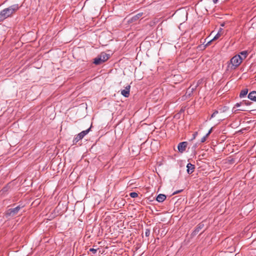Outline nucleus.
<instances>
[{
  "mask_svg": "<svg viewBox=\"0 0 256 256\" xmlns=\"http://www.w3.org/2000/svg\"><path fill=\"white\" fill-rule=\"evenodd\" d=\"M19 8L18 4H14L4 8L0 12V20L2 22L7 18L12 16Z\"/></svg>",
  "mask_w": 256,
  "mask_h": 256,
  "instance_id": "nucleus-1",
  "label": "nucleus"
},
{
  "mask_svg": "<svg viewBox=\"0 0 256 256\" xmlns=\"http://www.w3.org/2000/svg\"><path fill=\"white\" fill-rule=\"evenodd\" d=\"M242 60L240 54H236L233 56L228 62V66L229 68L234 70L237 68L242 62Z\"/></svg>",
  "mask_w": 256,
  "mask_h": 256,
  "instance_id": "nucleus-2",
  "label": "nucleus"
},
{
  "mask_svg": "<svg viewBox=\"0 0 256 256\" xmlns=\"http://www.w3.org/2000/svg\"><path fill=\"white\" fill-rule=\"evenodd\" d=\"M108 58V54L102 52L99 56L94 59V63L96 64H100L106 61Z\"/></svg>",
  "mask_w": 256,
  "mask_h": 256,
  "instance_id": "nucleus-3",
  "label": "nucleus"
},
{
  "mask_svg": "<svg viewBox=\"0 0 256 256\" xmlns=\"http://www.w3.org/2000/svg\"><path fill=\"white\" fill-rule=\"evenodd\" d=\"M90 130V128H88V130H86L82 131L80 134H78L77 136H76L74 138L73 140L74 143L76 144L79 140H80L83 138L88 133Z\"/></svg>",
  "mask_w": 256,
  "mask_h": 256,
  "instance_id": "nucleus-4",
  "label": "nucleus"
},
{
  "mask_svg": "<svg viewBox=\"0 0 256 256\" xmlns=\"http://www.w3.org/2000/svg\"><path fill=\"white\" fill-rule=\"evenodd\" d=\"M20 209V206H18L14 208H10L7 210L6 215L7 218L8 216H13L18 214Z\"/></svg>",
  "mask_w": 256,
  "mask_h": 256,
  "instance_id": "nucleus-5",
  "label": "nucleus"
},
{
  "mask_svg": "<svg viewBox=\"0 0 256 256\" xmlns=\"http://www.w3.org/2000/svg\"><path fill=\"white\" fill-rule=\"evenodd\" d=\"M188 146V142H180L178 146V151L182 153L184 152L186 150V149Z\"/></svg>",
  "mask_w": 256,
  "mask_h": 256,
  "instance_id": "nucleus-6",
  "label": "nucleus"
},
{
  "mask_svg": "<svg viewBox=\"0 0 256 256\" xmlns=\"http://www.w3.org/2000/svg\"><path fill=\"white\" fill-rule=\"evenodd\" d=\"M130 86H126L125 88L122 90L121 94L124 96L128 98L130 95Z\"/></svg>",
  "mask_w": 256,
  "mask_h": 256,
  "instance_id": "nucleus-7",
  "label": "nucleus"
},
{
  "mask_svg": "<svg viewBox=\"0 0 256 256\" xmlns=\"http://www.w3.org/2000/svg\"><path fill=\"white\" fill-rule=\"evenodd\" d=\"M187 168V172L188 174H192L194 170V165L190 163H188L186 166Z\"/></svg>",
  "mask_w": 256,
  "mask_h": 256,
  "instance_id": "nucleus-8",
  "label": "nucleus"
},
{
  "mask_svg": "<svg viewBox=\"0 0 256 256\" xmlns=\"http://www.w3.org/2000/svg\"><path fill=\"white\" fill-rule=\"evenodd\" d=\"M248 98L256 102V92L252 91L248 95Z\"/></svg>",
  "mask_w": 256,
  "mask_h": 256,
  "instance_id": "nucleus-9",
  "label": "nucleus"
},
{
  "mask_svg": "<svg viewBox=\"0 0 256 256\" xmlns=\"http://www.w3.org/2000/svg\"><path fill=\"white\" fill-rule=\"evenodd\" d=\"M166 198V195L164 194H160L156 197V200L160 202H163Z\"/></svg>",
  "mask_w": 256,
  "mask_h": 256,
  "instance_id": "nucleus-10",
  "label": "nucleus"
},
{
  "mask_svg": "<svg viewBox=\"0 0 256 256\" xmlns=\"http://www.w3.org/2000/svg\"><path fill=\"white\" fill-rule=\"evenodd\" d=\"M223 30L222 28H220L217 34L214 36L212 40H216L218 39L222 34H223Z\"/></svg>",
  "mask_w": 256,
  "mask_h": 256,
  "instance_id": "nucleus-11",
  "label": "nucleus"
},
{
  "mask_svg": "<svg viewBox=\"0 0 256 256\" xmlns=\"http://www.w3.org/2000/svg\"><path fill=\"white\" fill-rule=\"evenodd\" d=\"M240 58H242V60H243L247 57L248 55V52L246 50L242 51L240 53Z\"/></svg>",
  "mask_w": 256,
  "mask_h": 256,
  "instance_id": "nucleus-12",
  "label": "nucleus"
},
{
  "mask_svg": "<svg viewBox=\"0 0 256 256\" xmlns=\"http://www.w3.org/2000/svg\"><path fill=\"white\" fill-rule=\"evenodd\" d=\"M248 92V89H244L242 90L240 94V98H244V96H246Z\"/></svg>",
  "mask_w": 256,
  "mask_h": 256,
  "instance_id": "nucleus-13",
  "label": "nucleus"
},
{
  "mask_svg": "<svg viewBox=\"0 0 256 256\" xmlns=\"http://www.w3.org/2000/svg\"><path fill=\"white\" fill-rule=\"evenodd\" d=\"M194 90V88H191L190 86L187 90L186 92V94H188V96L190 95V94L193 92V91Z\"/></svg>",
  "mask_w": 256,
  "mask_h": 256,
  "instance_id": "nucleus-14",
  "label": "nucleus"
},
{
  "mask_svg": "<svg viewBox=\"0 0 256 256\" xmlns=\"http://www.w3.org/2000/svg\"><path fill=\"white\" fill-rule=\"evenodd\" d=\"M130 196L132 198H135L138 196V194L136 192H132L130 193Z\"/></svg>",
  "mask_w": 256,
  "mask_h": 256,
  "instance_id": "nucleus-15",
  "label": "nucleus"
},
{
  "mask_svg": "<svg viewBox=\"0 0 256 256\" xmlns=\"http://www.w3.org/2000/svg\"><path fill=\"white\" fill-rule=\"evenodd\" d=\"M228 109V108L227 107L224 106L222 109L220 110V113L225 112L227 111Z\"/></svg>",
  "mask_w": 256,
  "mask_h": 256,
  "instance_id": "nucleus-16",
  "label": "nucleus"
},
{
  "mask_svg": "<svg viewBox=\"0 0 256 256\" xmlns=\"http://www.w3.org/2000/svg\"><path fill=\"white\" fill-rule=\"evenodd\" d=\"M204 226V224H200L198 227L196 228V230H197L198 232L200 230L201 228H202Z\"/></svg>",
  "mask_w": 256,
  "mask_h": 256,
  "instance_id": "nucleus-17",
  "label": "nucleus"
},
{
  "mask_svg": "<svg viewBox=\"0 0 256 256\" xmlns=\"http://www.w3.org/2000/svg\"><path fill=\"white\" fill-rule=\"evenodd\" d=\"M219 112L218 110H215L213 114H212L211 116V117H210V118H214V116H216Z\"/></svg>",
  "mask_w": 256,
  "mask_h": 256,
  "instance_id": "nucleus-18",
  "label": "nucleus"
},
{
  "mask_svg": "<svg viewBox=\"0 0 256 256\" xmlns=\"http://www.w3.org/2000/svg\"><path fill=\"white\" fill-rule=\"evenodd\" d=\"M208 137V136H207L206 134L205 136H204L203 138H202L200 140L201 142H204L206 140Z\"/></svg>",
  "mask_w": 256,
  "mask_h": 256,
  "instance_id": "nucleus-19",
  "label": "nucleus"
},
{
  "mask_svg": "<svg viewBox=\"0 0 256 256\" xmlns=\"http://www.w3.org/2000/svg\"><path fill=\"white\" fill-rule=\"evenodd\" d=\"M142 14H138L137 15H136L134 16L132 18L136 20V18H139L140 17L142 16Z\"/></svg>",
  "mask_w": 256,
  "mask_h": 256,
  "instance_id": "nucleus-20",
  "label": "nucleus"
},
{
  "mask_svg": "<svg viewBox=\"0 0 256 256\" xmlns=\"http://www.w3.org/2000/svg\"><path fill=\"white\" fill-rule=\"evenodd\" d=\"M150 232L149 230L146 229L145 232V235L146 236H148L150 234Z\"/></svg>",
  "mask_w": 256,
  "mask_h": 256,
  "instance_id": "nucleus-21",
  "label": "nucleus"
},
{
  "mask_svg": "<svg viewBox=\"0 0 256 256\" xmlns=\"http://www.w3.org/2000/svg\"><path fill=\"white\" fill-rule=\"evenodd\" d=\"M90 251L92 252L93 254H96L97 252V249H95L94 248H91L90 249Z\"/></svg>",
  "mask_w": 256,
  "mask_h": 256,
  "instance_id": "nucleus-22",
  "label": "nucleus"
},
{
  "mask_svg": "<svg viewBox=\"0 0 256 256\" xmlns=\"http://www.w3.org/2000/svg\"><path fill=\"white\" fill-rule=\"evenodd\" d=\"M198 134V132H195L193 134V136H192V140L194 139V138H196V136H197Z\"/></svg>",
  "mask_w": 256,
  "mask_h": 256,
  "instance_id": "nucleus-23",
  "label": "nucleus"
},
{
  "mask_svg": "<svg viewBox=\"0 0 256 256\" xmlns=\"http://www.w3.org/2000/svg\"><path fill=\"white\" fill-rule=\"evenodd\" d=\"M212 128H211L210 129V130H209L208 132L206 134L208 136L209 134L212 132Z\"/></svg>",
  "mask_w": 256,
  "mask_h": 256,
  "instance_id": "nucleus-24",
  "label": "nucleus"
},
{
  "mask_svg": "<svg viewBox=\"0 0 256 256\" xmlns=\"http://www.w3.org/2000/svg\"><path fill=\"white\" fill-rule=\"evenodd\" d=\"M242 104V102H241V103H237V104H236L235 105V106H236V107H238V106H240V105Z\"/></svg>",
  "mask_w": 256,
  "mask_h": 256,
  "instance_id": "nucleus-25",
  "label": "nucleus"
},
{
  "mask_svg": "<svg viewBox=\"0 0 256 256\" xmlns=\"http://www.w3.org/2000/svg\"><path fill=\"white\" fill-rule=\"evenodd\" d=\"M214 4H216L218 2V0H212Z\"/></svg>",
  "mask_w": 256,
  "mask_h": 256,
  "instance_id": "nucleus-26",
  "label": "nucleus"
},
{
  "mask_svg": "<svg viewBox=\"0 0 256 256\" xmlns=\"http://www.w3.org/2000/svg\"><path fill=\"white\" fill-rule=\"evenodd\" d=\"M174 192L173 194H176L178 192Z\"/></svg>",
  "mask_w": 256,
  "mask_h": 256,
  "instance_id": "nucleus-27",
  "label": "nucleus"
},
{
  "mask_svg": "<svg viewBox=\"0 0 256 256\" xmlns=\"http://www.w3.org/2000/svg\"><path fill=\"white\" fill-rule=\"evenodd\" d=\"M221 26H224V24H221Z\"/></svg>",
  "mask_w": 256,
  "mask_h": 256,
  "instance_id": "nucleus-28",
  "label": "nucleus"
},
{
  "mask_svg": "<svg viewBox=\"0 0 256 256\" xmlns=\"http://www.w3.org/2000/svg\"><path fill=\"white\" fill-rule=\"evenodd\" d=\"M242 110V109H240L238 110Z\"/></svg>",
  "mask_w": 256,
  "mask_h": 256,
  "instance_id": "nucleus-29",
  "label": "nucleus"
},
{
  "mask_svg": "<svg viewBox=\"0 0 256 256\" xmlns=\"http://www.w3.org/2000/svg\"><path fill=\"white\" fill-rule=\"evenodd\" d=\"M242 103H244V102H243ZM244 103L245 104H246V102H244Z\"/></svg>",
  "mask_w": 256,
  "mask_h": 256,
  "instance_id": "nucleus-30",
  "label": "nucleus"
},
{
  "mask_svg": "<svg viewBox=\"0 0 256 256\" xmlns=\"http://www.w3.org/2000/svg\"><path fill=\"white\" fill-rule=\"evenodd\" d=\"M2 22L1 20H0V22Z\"/></svg>",
  "mask_w": 256,
  "mask_h": 256,
  "instance_id": "nucleus-31",
  "label": "nucleus"
}]
</instances>
